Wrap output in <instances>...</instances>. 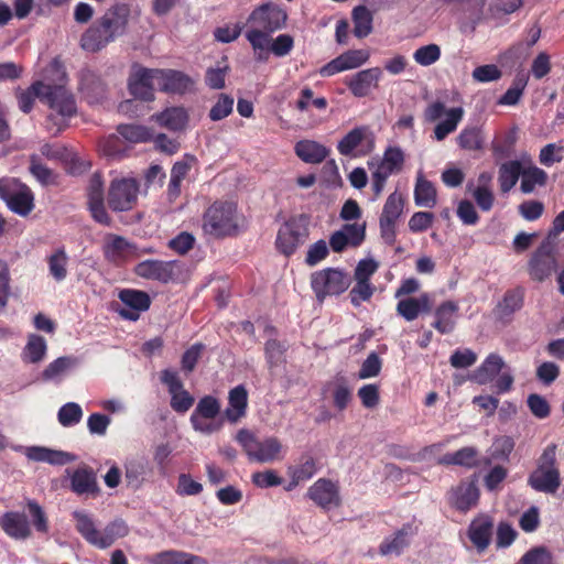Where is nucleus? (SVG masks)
<instances>
[{"mask_svg":"<svg viewBox=\"0 0 564 564\" xmlns=\"http://www.w3.org/2000/svg\"><path fill=\"white\" fill-rule=\"evenodd\" d=\"M286 21V11L272 2L260 4L251 11L246 22L245 36L257 54V59L263 58L269 36L284 29Z\"/></svg>","mask_w":564,"mask_h":564,"instance_id":"1","label":"nucleus"},{"mask_svg":"<svg viewBox=\"0 0 564 564\" xmlns=\"http://www.w3.org/2000/svg\"><path fill=\"white\" fill-rule=\"evenodd\" d=\"M128 18L127 6H112L84 32L80 46L91 53L101 51L126 32Z\"/></svg>","mask_w":564,"mask_h":564,"instance_id":"2","label":"nucleus"},{"mask_svg":"<svg viewBox=\"0 0 564 564\" xmlns=\"http://www.w3.org/2000/svg\"><path fill=\"white\" fill-rule=\"evenodd\" d=\"M240 218L232 203L215 202L203 215V230L216 237L236 236L240 230Z\"/></svg>","mask_w":564,"mask_h":564,"instance_id":"3","label":"nucleus"},{"mask_svg":"<svg viewBox=\"0 0 564 564\" xmlns=\"http://www.w3.org/2000/svg\"><path fill=\"white\" fill-rule=\"evenodd\" d=\"M44 104L53 111L48 117V122L56 126L61 131L65 127L67 118L76 112V102L73 94L63 85L45 84Z\"/></svg>","mask_w":564,"mask_h":564,"instance_id":"4","label":"nucleus"},{"mask_svg":"<svg viewBox=\"0 0 564 564\" xmlns=\"http://www.w3.org/2000/svg\"><path fill=\"white\" fill-rule=\"evenodd\" d=\"M405 162V155L400 147H388L379 163L373 161L368 162L371 173V189L377 199L383 192L387 180L393 174L402 171Z\"/></svg>","mask_w":564,"mask_h":564,"instance_id":"5","label":"nucleus"},{"mask_svg":"<svg viewBox=\"0 0 564 564\" xmlns=\"http://www.w3.org/2000/svg\"><path fill=\"white\" fill-rule=\"evenodd\" d=\"M236 441L242 446L250 460L271 463L282 457V444L276 437L259 441L252 432L241 429L236 435Z\"/></svg>","mask_w":564,"mask_h":564,"instance_id":"6","label":"nucleus"},{"mask_svg":"<svg viewBox=\"0 0 564 564\" xmlns=\"http://www.w3.org/2000/svg\"><path fill=\"white\" fill-rule=\"evenodd\" d=\"M556 446L549 445L541 455L538 468L530 475V486L541 492L554 494L561 485L555 467Z\"/></svg>","mask_w":564,"mask_h":564,"instance_id":"7","label":"nucleus"},{"mask_svg":"<svg viewBox=\"0 0 564 564\" xmlns=\"http://www.w3.org/2000/svg\"><path fill=\"white\" fill-rule=\"evenodd\" d=\"M350 283L349 274L335 268L323 269L311 275V286L319 302L326 296L344 293Z\"/></svg>","mask_w":564,"mask_h":564,"instance_id":"8","label":"nucleus"},{"mask_svg":"<svg viewBox=\"0 0 564 564\" xmlns=\"http://www.w3.org/2000/svg\"><path fill=\"white\" fill-rule=\"evenodd\" d=\"M308 234L307 218L303 215L293 217L280 227L275 246L281 253L289 257L306 242Z\"/></svg>","mask_w":564,"mask_h":564,"instance_id":"9","label":"nucleus"},{"mask_svg":"<svg viewBox=\"0 0 564 564\" xmlns=\"http://www.w3.org/2000/svg\"><path fill=\"white\" fill-rule=\"evenodd\" d=\"M134 273L140 278L166 284L180 280L185 273V265L178 260L149 259L138 263Z\"/></svg>","mask_w":564,"mask_h":564,"instance_id":"10","label":"nucleus"},{"mask_svg":"<svg viewBox=\"0 0 564 564\" xmlns=\"http://www.w3.org/2000/svg\"><path fill=\"white\" fill-rule=\"evenodd\" d=\"M0 198L8 207L20 216H28L34 208L32 191L14 178L0 180Z\"/></svg>","mask_w":564,"mask_h":564,"instance_id":"11","label":"nucleus"},{"mask_svg":"<svg viewBox=\"0 0 564 564\" xmlns=\"http://www.w3.org/2000/svg\"><path fill=\"white\" fill-rule=\"evenodd\" d=\"M464 113L462 107L446 109L443 102L434 101L426 107L424 119L427 122H435L445 115V120L438 122L434 128V138L437 141H442L457 129L459 122L463 120Z\"/></svg>","mask_w":564,"mask_h":564,"instance_id":"12","label":"nucleus"},{"mask_svg":"<svg viewBox=\"0 0 564 564\" xmlns=\"http://www.w3.org/2000/svg\"><path fill=\"white\" fill-rule=\"evenodd\" d=\"M337 150L344 156H367L375 150V134L368 126L355 127L339 140Z\"/></svg>","mask_w":564,"mask_h":564,"instance_id":"13","label":"nucleus"},{"mask_svg":"<svg viewBox=\"0 0 564 564\" xmlns=\"http://www.w3.org/2000/svg\"><path fill=\"white\" fill-rule=\"evenodd\" d=\"M139 185L133 178H115L108 189V206L113 212H127L137 203Z\"/></svg>","mask_w":564,"mask_h":564,"instance_id":"14","label":"nucleus"},{"mask_svg":"<svg viewBox=\"0 0 564 564\" xmlns=\"http://www.w3.org/2000/svg\"><path fill=\"white\" fill-rule=\"evenodd\" d=\"M403 207V196L397 191L388 196L383 205L379 219L380 234L381 238L389 246H392L395 242V224L399 217L402 215Z\"/></svg>","mask_w":564,"mask_h":564,"instance_id":"15","label":"nucleus"},{"mask_svg":"<svg viewBox=\"0 0 564 564\" xmlns=\"http://www.w3.org/2000/svg\"><path fill=\"white\" fill-rule=\"evenodd\" d=\"M160 380L167 387L171 395V408L177 413L187 412L194 404L195 399L184 389L178 373L171 369H164L160 373Z\"/></svg>","mask_w":564,"mask_h":564,"instance_id":"16","label":"nucleus"},{"mask_svg":"<svg viewBox=\"0 0 564 564\" xmlns=\"http://www.w3.org/2000/svg\"><path fill=\"white\" fill-rule=\"evenodd\" d=\"M87 205L91 217L99 224L109 226L111 218L109 217L105 206L104 181L101 174L94 173L87 185Z\"/></svg>","mask_w":564,"mask_h":564,"instance_id":"17","label":"nucleus"},{"mask_svg":"<svg viewBox=\"0 0 564 564\" xmlns=\"http://www.w3.org/2000/svg\"><path fill=\"white\" fill-rule=\"evenodd\" d=\"M156 88L166 94L184 95L193 90L195 82L183 72L155 68Z\"/></svg>","mask_w":564,"mask_h":564,"instance_id":"18","label":"nucleus"},{"mask_svg":"<svg viewBox=\"0 0 564 564\" xmlns=\"http://www.w3.org/2000/svg\"><path fill=\"white\" fill-rule=\"evenodd\" d=\"M154 72L155 68L133 67L128 80L130 94L143 101L154 100V89L156 88Z\"/></svg>","mask_w":564,"mask_h":564,"instance_id":"19","label":"nucleus"},{"mask_svg":"<svg viewBox=\"0 0 564 564\" xmlns=\"http://www.w3.org/2000/svg\"><path fill=\"white\" fill-rule=\"evenodd\" d=\"M495 523L492 517L480 513L475 517L467 529V535L479 554L490 545Z\"/></svg>","mask_w":564,"mask_h":564,"instance_id":"20","label":"nucleus"},{"mask_svg":"<svg viewBox=\"0 0 564 564\" xmlns=\"http://www.w3.org/2000/svg\"><path fill=\"white\" fill-rule=\"evenodd\" d=\"M370 57L366 50H350L325 64L319 69V75L329 77L337 73L357 68L364 65Z\"/></svg>","mask_w":564,"mask_h":564,"instance_id":"21","label":"nucleus"},{"mask_svg":"<svg viewBox=\"0 0 564 564\" xmlns=\"http://www.w3.org/2000/svg\"><path fill=\"white\" fill-rule=\"evenodd\" d=\"M307 497L325 510L340 505L338 486L329 479L319 478L307 490Z\"/></svg>","mask_w":564,"mask_h":564,"instance_id":"22","label":"nucleus"},{"mask_svg":"<svg viewBox=\"0 0 564 564\" xmlns=\"http://www.w3.org/2000/svg\"><path fill=\"white\" fill-rule=\"evenodd\" d=\"M119 300L124 307L118 308L117 312L122 318L129 321H137L140 316V312L147 311L151 304L148 293L139 290H121Z\"/></svg>","mask_w":564,"mask_h":564,"instance_id":"23","label":"nucleus"},{"mask_svg":"<svg viewBox=\"0 0 564 564\" xmlns=\"http://www.w3.org/2000/svg\"><path fill=\"white\" fill-rule=\"evenodd\" d=\"M524 303V289L517 286L508 290L494 308L496 321L506 325L509 324L516 312L520 311Z\"/></svg>","mask_w":564,"mask_h":564,"instance_id":"24","label":"nucleus"},{"mask_svg":"<svg viewBox=\"0 0 564 564\" xmlns=\"http://www.w3.org/2000/svg\"><path fill=\"white\" fill-rule=\"evenodd\" d=\"M104 254L112 263L119 264L128 259L139 257L138 249L126 238L109 234L105 238Z\"/></svg>","mask_w":564,"mask_h":564,"instance_id":"25","label":"nucleus"},{"mask_svg":"<svg viewBox=\"0 0 564 564\" xmlns=\"http://www.w3.org/2000/svg\"><path fill=\"white\" fill-rule=\"evenodd\" d=\"M382 76L379 67H371L357 72L346 80V85L350 93L358 98L368 96L378 87Z\"/></svg>","mask_w":564,"mask_h":564,"instance_id":"26","label":"nucleus"},{"mask_svg":"<svg viewBox=\"0 0 564 564\" xmlns=\"http://www.w3.org/2000/svg\"><path fill=\"white\" fill-rule=\"evenodd\" d=\"M152 119L169 131L184 132L189 124V112L183 106H171L154 113Z\"/></svg>","mask_w":564,"mask_h":564,"instance_id":"27","label":"nucleus"},{"mask_svg":"<svg viewBox=\"0 0 564 564\" xmlns=\"http://www.w3.org/2000/svg\"><path fill=\"white\" fill-rule=\"evenodd\" d=\"M479 500V489L474 481H463L452 488L448 501L452 507L462 512H467L476 507Z\"/></svg>","mask_w":564,"mask_h":564,"instance_id":"28","label":"nucleus"},{"mask_svg":"<svg viewBox=\"0 0 564 564\" xmlns=\"http://www.w3.org/2000/svg\"><path fill=\"white\" fill-rule=\"evenodd\" d=\"M0 525L6 534L14 540H26L31 536L30 523L22 512H6L0 518Z\"/></svg>","mask_w":564,"mask_h":564,"instance_id":"29","label":"nucleus"},{"mask_svg":"<svg viewBox=\"0 0 564 564\" xmlns=\"http://www.w3.org/2000/svg\"><path fill=\"white\" fill-rule=\"evenodd\" d=\"M248 391L245 386L239 384L228 392V406L225 410L226 420L231 423H238L247 414Z\"/></svg>","mask_w":564,"mask_h":564,"instance_id":"30","label":"nucleus"},{"mask_svg":"<svg viewBox=\"0 0 564 564\" xmlns=\"http://www.w3.org/2000/svg\"><path fill=\"white\" fill-rule=\"evenodd\" d=\"M547 173L532 163L529 155H523L520 189L523 194H531L536 186H544Z\"/></svg>","mask_w":564,"mask_h":564,"instance_id":"31","label":"nucleus"},{"mask_svg":"<svg viewBox=\"0 0 564 564\" xmlns=\"http://www.w3.org/2000/svg\"><path fill=\"white\" fill-rule=\"evenodd\" d=\"M25 456L33 462H43L51 465L63 466L76 459V456L63 451L44 446H30L24 451Z\"/></svg>","mask_w":564,"mask_h":564,"instance_id":"32","label":"nucleus"},{"mask_svg":"<svg viewBox=\"0 0 564 564\" xmlns=\"http://www.w3.org/2000/svg\"><path fill=\"white\" fill-rule=\"evenodd\" d=\"M459 305L455 301H445L434 311L435 321L432 326L441 334H449L456 326Z\"/></svg>","mask_w":564,"mask_h":564,"instance_id":"33","label":"nucleus"},{"mask_svg":"<svg viewBox=\"0 0 564 564\" xmlns=\"http://www.w3.org/2000/svg\"><path fill=\"white\" fill-rule=\"evenodd\" d=\"M503 368H506L503 358L496 352H491L473 372L471 380L478 384H487L492 382L502 372Z\"/></svg>","mask_w":564,"mask_h":564,"instance_id":"34","label":"nucleus"},{"mask_svg":"<svg viewBox=\"0 0 564 564\" xmlns=\"http://www.w3.org/2000/svg\"><path fill=\"white\" fill-rule=\"evenodd\" d=\"M555 268V259L547 246H541L529 262L530 275L538 281H543L551 275Z\"/></svg>","mask_w":564,"mask_h":564,"instance_id":"35","label":"nucleus"},{"mask_svg":"<svg viewBox=\"0 0 564 564\" xmlns=\"http://www.w3.org/2000/svg\"><path fill=\"white\" fill-rule=\"evenodd\" d=\"M79 89L89 104H97L106 96L105 83L90 69L80 72Z\"/></svg>","mask_w":564,"mask_h":564,"instance_id":"36","label":"nucleus"},{"mask_svg":"<svg viewBox=\"0 0 564 564\" xmlns=\"http://www.w3.org/2000/svg\"><path fill=\"white\" fill-rule=\"evenodd\" d=\"M413 535L411 525H403L393 534L387 536L379 546V554L382 556H398L410 544L411 536Z\"/></svg>","mask_w":564,"mask_h":564,"instance_id":"37","label":"nucleus"},{"mask_svg":"<svg viewBox=\"0 0 564 564\" xmlns=\"http://www.w3.org/2000/svg\"><path fill=\"white\" fill-rule=\"evenodd\" d=\"M431 311V300L427 293L421 294L419 297H408L401 300L397 304V312L405 321H414L420 313H429Z\"/></svg>","mask_w":564,"mask_h":564,"instance_id":"38","label":"nucleus"},{"mask_svg":"<svg viewBox=\"0 0 564 564\" xmlns=\"http://www.w3.org/2000/svg\"><path fill=\"white\" fill-rule=\"evenodd\" d=\"M296 155L304 162L317 164L323 162L329 154V150L313 140H302L295 144Z\"/></svg>","mask_w":564,"mask_h":564,"instance_id":"39","label":"nucleus"},{"mask_svg":"<svg viewBox=\"0 0 564 564\" xmlns=\"http://www.w3.org/2000/svg\"><path fill=\"white\" fill-rule=\"evenodd\" d=\"M522 163L523 155L521 156V160L508 161L500 165L498 173V182L500 191L502 193H508L514 187V185L521 177Z\"/></svg>","mask_w":564,"mask_h":564,"instance_id":"40","label":"nucleus"},{"mask_svg":"<svg viewBox=\"0 0 564 564\" xmlns=\"http://www.w3.org/2000/svg\"><path fill=\"white\" fill-rule=\"evenodd\" d=\"M124 481L127 487L139 489L147 474L149 473V463L145 458H132L126 463Z\"/></svg>","mask_w":564,"mask_h":564,"instance_id":"41","label":"nucleus"},{"mask_svg":"<svg viewBox=\"0 0 564 564\" xmlns=\"http://www.w3.org/2000/svg\"><path fill=\"white\" fill-rule=\"evenodd\" d=\"M78 533L91 545L98 547L100 531L97 529L93 517L85 511H74Z\"/></svg>","mask_w":564,"mask_h":564,"instance_id":"42","label":"nucleus"},{"mask_svg":"<svg viewBox=\"0 0 564 564\" xmlns=\"http://www.w3.org/2000/svg\"><path fill=\"white\" fill-rule=\"evenodd\" d=\"M68 262L69 257L64 247L56 248L47 257L50 274L56 282H61L66 279L68 274Z\"/></svg>","mask_w":564,"mask_h":564,"instance_id":"43","label":"nucleus"},{"mask_svg":"<svg viewBox=\"0 0 564 564\" xmlns=\"http://www.w3.org/2000/svg\"><path fill=\"white\" fill-rule=\"evenodd\" d=\"M129 533V527L122 519H116L108 523L100 531L98 549H107L111 546L118 539L124 538Z\"/></svg>","mask_w":564,"mask_h":564,"instance_id":"44","label":"nucleus"},{"mask_svg":"<svg viewBox=\"0 0 564 564\" xmlns=\"http://www.w3.org/2000/svg\"><path fill=\"white\" fill-rule=\"evenodd\" d=\"M153 564H207L206 560L180 552V551H164L158 553L151 560Z\"/></svg>","mask_w":564,"mask_h":564,"instance_id":"45","label":"nucleus"},{"mask_svg":"<svg viewBox=\"0 0 564 564\" xmlns=\"http://www.w3.org/2000/svg\"><path fill=\"white\" fill-rule=\"evenodd\" d=\"M77 365V359L69 356H64L50 362L42 372L44 381L61 380L72 368Z\"/></svg>","mask_w":564,"mask_h":564,"instance_id":"46","label":"nucleus"},{"mask_svg":"<svg viewBox=\"0 0 564 564\" xmlns=\"http://www.w3.org/2000/svg\"><path fill=\"white\" fill-rule=\"evenodd\" d=\"M373 17L365 6H358L352 10L354 34L364 39L372 32Z\"/></svg>","mask_w":564,"mask_h":564,"instance_id":"47","label":"nucleus"},{"mask_svg":"<svg viewBox=\"0 0 564 564\" xmlns=\"http://www.w3.org/2000/svg\"><path fill=\"white\" fill-rule=\"evenodd\" d=\"M414 200L420 207L433 208L436 205V189L430 181L422 176L417 177L415 184Z\"/></svg>","mask_w":564,"mask_h":564,"instance_id":"48","label":"nucleus"},{"mask_svg":"<svg viewBox=\"0 0 564 564\" xmlns=\"http://www.w3.org/2000/svg\"><path fill=\"white\" fill-rule=\"evenodd\" d=\"M45 83L35 82L26 90H20L17 95L21 111L28 113L32 110L35 98L44 102Z\"/></svg>","mask_w":564,"mask_h":564,"instance_id":"49","label":"nucleus"},{"mask_svg":"<svg viewBox=\"0 0 564 564\" xmlns=\"http://www.w3.org/2000/svg\"><path fill=\"white\" fill-rule=\"evenodd\" d=\"M458 145L468 151L481 150L484 147L482 131L478 127H465L457 135Z\"/></svg>","mask_w":564,"mask_h":564,"instance_id":"50","label":"nucleus"},{"mask_svg":"<svg viewBox=\"0 0 564 564\" xmlns=\"http://www.w3.org/2000/svg\"><path fill=\"white\" fill-rule=\"evenodd\" d=\"M294 46V39L290 34H280L276 37L269 36L265 51L263 52V58H268V52H272L278 57L286 56Z\"/></svg>","mask_w":564,"mask_h":564,"instance_id":"51","label":"nucleus"},{"mask_svg":"<svg viewBox=\"0 0 564 564\" xmlns=\"http://www.w3.org/2000/svg\"><path fill=\"white\" fill-rule=\"evenodd\" d=\"M528 75L524 73L517 74L511 86L499 98L498 104L505 106H514L519 102L524 88L528 84Z\"/></svg>","mask_w":564,"mask_h":564,"instance_id":"52","label":"nucleus"},{"mask_svg":"<svg viewBox=\"0 0 564 564\" xmlns=\"http://www.w3.org/2000/svg\"><path fill=\"white\" fill-rule=\"evenodd\" d=\"M46 340L39 335H30L23 351V359L31 364L40 362L46 354Z\"/></svg>","mask_w":564,"mask_h":564,"instance_id":"53","label":"nucleus"},{"mask_svg":"<svg viewBox=\"0 0 564 564\" xmlns=\"http://www.w3.org/2000/svg\"><path fill=\"white\" fill-rule=\"evenodd\" d=\"M118 133L129 142H147L152 139V131L148 127L140 124H119Z\"/></svg>","mask_w":564,"mask_h":564,"instance_id":"54","label":"nucleus"},{"mask_svg":"<svg viewBox=\"0 0 564 564\" xmlns=\"http://www.w3.org/2000/svg\"><path fill=\"white\" fill-rule=\"evenodd\" d=\"M96 488V478L95 475L86 469H77L74 471L72 476V489L76 494H86L94 491Z\"/></svg>","mask_w":564,"mask_h":564,"instance_id":"55","label":"nucleus"},{"mask_svg":"<svg viewBox=\"0 0 564 564\" xmlns=\"http://www.w3.org/2000/svg\"><path fill=\"white\" fill-rule=\"evenodd\" d=\"M221 405L217 398L213 395H205L199 399L194 412L191 416L205 417V419H217L220 413Z\"/></svg>","mask_w":564,"mask_h":564,"instance_id":"56","label":"nucleus"},{"mask_svg":"<svg viewBox=\"0 0 564 564\" xmlns=\"http://www.w3.org/2000/svg\"><path fill=\"white\" fill-rule=\"evenodd\" d=\"M476 451L473 447H464L455 453L444 455L440 463L444 465H459L473 467L476 463Z\"/></svg>","mask_w":564,"mask_h":564,"instance_id":"57","label":"nucleus"},{"mask_svg":"<svg viewBox=\"0 0 564 564\" xmlns=\"http://www.w3.org/2000/svg\"><path fill=\"white\" fill-rule=\"evenodd\" d=\"M317 471L316 460L311 455H303L296 466H290L288 473L294 474L297 479L306 481L311 479Z\"/></svg>","mask_w":564,"mask_h":564,"instance_id":"58","label":"nucleus"},{"mask_svg":"<svg viewBox=\"0 0 564 564\" xmlns=\"http://www.w3.org/2000/svg\"><path fill=\"white\" fill-rule=\"evenodd\" d=\"M234 108V98L227 94H220L215 105L210 108L208 117L212 121L227 118Z\"/></svg>","mask_w":564,"mask_h":564,"instance_id":"59","label":"nucleus"},{"mask_svg":"<svg viewBox=\"0 0 564 564\" xmlns=\"http://www.w3.org/2000/svg\"><path fill=\"white\" fill-rule=\"evenodd\" d=\"M83 417V411L78 403L68 402L64 404L57 413L58 422L63 426H73L80 422Z\"/></svg>","mask_w":564,"mask_h":564,"instance_id":"60","label":"nucleus"},{"mask_svg":"<svg viewBox=\"0 0 564 564\" xmlns=\"http://www.w3.org/2000/svg\"><path fill=\"white\" fill-rule=\"evenodd\" d=\"M376 288L370 281L356 280V284L349 292L350 302L354 306H359L361 302L369 301L375 293Z\"/></svg>","mask_w":564,"mask_h":564,"instance_id":"61","label":"nucleus"},{"mask_svg":"<svg viewBox=\"0 0 564 564\" xmlns=\"http://www.w3.org/2000/svg\"><path fill=\"white\" fill-rule=\"evenodd\" d=\"M333 398L334 404L338 410H344L351 400V389L348 387L346 380L337 378L334 383Z\"/></svg>","mask_w":564,"mask_h":564,"instance_id":"62","label":"nucleus"},{"mask_svg":"<svg viewBox=\"0 0 564 564\" xmlns=\"http://www.w3.org/2000/svg\"><path fill=\"white\" fill-rule=\"evenodd\" d=\"M30 165L31 174L43 185L56 183V176L51 169L42 164L36 155H32Z\"/></svg>","mask_w":564,"mask_h":564,"instance_id":"63","label":"nucleus"},{"mask_svg":"<svg viewBox=\"0 0 564 564\" xmlns=\"http://www.w3.org/2000/svg\"><path fill=\"white\" fill-rule=\"evenodd\" d=\"M441 57V48L436 44H429L419 47L414 54V61L422 66H430L437 62Z\"/></svg>","mask_w":564,"mask_h":564,"instance_id":"64","label":"nucleus"}]
</instances>
